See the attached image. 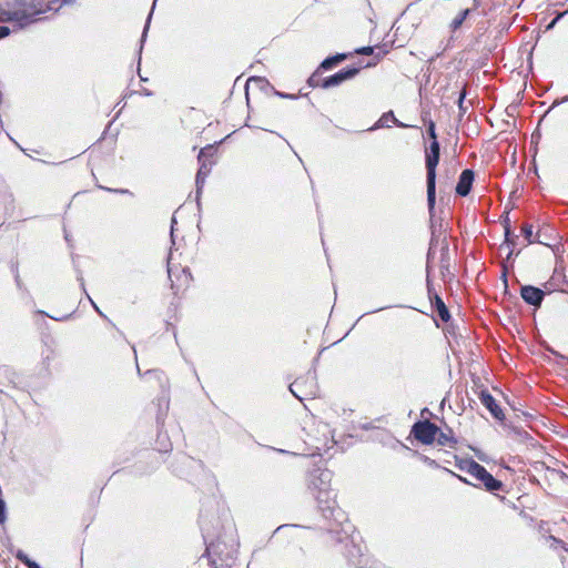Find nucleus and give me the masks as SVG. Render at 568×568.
Returning <instances> with one entry per match:
<instances>
[{"mask_svg":"<svg viewBox=\"0 0 568 568\" xmlns=\"http://www.w3.org/2000/svg\"><path fill=\"white\" fill-rule=\"evenodd\" d=\"M521 233L525 236V239H526L528 244H531V243H535V242H540L539 240H537L534 236L532 225H530V224H524L523 227H521Z\"/></svg>","mask_w":568,"mask_h":568,"instance_id":"a211bd4d","label":"nucleus"},{"mask_svg":"<svg viewBox=\"0 0 568 568\" xmlns=\"http://www.w3.org/2000/svg\"><path fill=\"white\" fill-rule=\"evenodd\" d=\"M16 281L19 283V274L16 275Z\"/></svg>","mask_w":568,"mask_h":568,"instance_id":"c9c22d12","label":"nucleus"},{"mask_svg":"<svg viewBox=\"0 0 568 568\" xmlns=\"http://www.w3.org/2000/svg\"><path fill=\"white\" fill-rule=\"evenodd\" d=\"M92 304H93L94 310H95V311H97L101 316H104V315L102 314V312L98 308V306H97L94 303H92Z\"/></svg>","mask_w":568,"mask_h":568,"instance_id":"c756f323","label":"nucleus"},{"mask_svg":"<svg viewBox=\"0 0 568 568\" xmlns=\"http://www.w3.org/2000/svg\"><path fill=\"white\" fill-rule=\"evenodd\" d=\"M465 98H466V90L464 89L458 98V109L460 111V114H464L467 111V105L465 104Z\"/></svg>","mask_w":568,"mask_h":568,"instance_id":"6ab92c4d","label":"nucleus"},{"mask_svg":"<svg viewBox=\"0 0 568 568\" xmlns=\"http://www.w3.org/2000/svg\"><path fill=\"white\" fill-rule=\"evenodd\" d=\"M297 386H298V382H297V381H295L294 383H292V384H291V386H290L291 392H292L295 396H297V395L295 394L294 388H295V387H297Z\"/></svg>","mask_w":568,"mask_h":568,"instance_id":"a878e982","label":"nucleus"},{"mask_svg":"<svg viewBox=\"0 0 568 568\" xmlns=\"http://www.w3.org/2000/svg\"><path fill=\"white\" fill-rule=\"evenodd\" d=\"M568 101V95L562 98L561 102H567Z\"/></svg>","mask_w":568,"mask_h":568,"instance_id":"f704fd0d","label":"nucleus"},{"mask_svg":"<svg viewBox=\"0 0 568 568\" xmlns=\"http://www.w3.org/2000/svg\"><path fill=\"white\" fill-rule=\"evenodd\" d=\"M16 558L21 561L23 565H26L27 567L33 561L32 559L29 558V556L27 554H24L22 550H19L16 555Z\"/></svg>","mask_w":568,"mask_h":568,"instance_id":"aec40b11","label":"nucleus"},{"mask_svg":"<svg viewBox=\"0 0 568 568\" xmlns=\"http://www.w3.org/2000/svg\"><path fill=\"white\" fill-rule=\"evenodd\" d=\"M475 174L473 170H464L456 185V193L460 196H467L471 190Z\"/></svg>","mask_w":568,"mask_h":568,"instance_id":"1a4fd4ad","label":"nucleus"},{"mask_svg":"<svg viewBox=\"0 0 568 568\" xmlns=\"http://www.w3.org/2000/svg\"><path fill=\"white\" fill-rule=\"evenodd\" d=\"M479 398L481 404L490 412V414L496 419H504L505 415L503 413V409L497 405L495 398L490 393H488L487 390H481Z\"/></svg>","mask_w":568,"mask_h":568,"instance_id":"9d476101","label":"nucleus"},{"mask_svg":"<svg viewBox=\"0 0 568 568\" xmlns=\"http://www.w3.org/2000/svg\"><path fill=\"white\" fill-rule=\"evenodd\" d=\"M108 191L116 192V193H129L128 190H123V189H116V190L108 189Z\"/></svg>","mask_w":568,"mask_h":568,"instance_id":"bb28decb","label":"nucleus"},{"mask_svg":"<svg viewBox=\"0 0 568 568\" xmlns=\"http://www.w3.org/2000/svg\"><path fill=\"white\" fill-rule=\"evenodd\" d=\"M459 469L480 481L488 491H497L503 488L500 480L496 479L484 466L473 459L462 462Z\"/></svg>","mask_w":568,"mask_h":568,"instance_id":"7ed1b4c3","label":"nucleus"},{"mask_svg":"<svg viewBox=\"0 0 568 568\" xmlns=\"http://www.w3.org/2000/svg\"><path fill=\"white\" fill-rule=\"evenodd\" d=\"M313 494L317 500L318 509L322 511L323 516L326 518L333 516L336 505L335 495L333 494V491L329 489Z\"/></svg>","mask_w":568,"mask_h":568,"instance_id":"0eeeda50","label":"nucleus"},{"mask_svg":"<svg viewBox=\"0 0 568 568\" xmlns=\"http://www.w3.org/2000/svg\"><path fill=\"white\" fill-rule=\"evenodd\" d=\"M560 17L561 16H558L554 21H551V23L548 26V28H551Z\"/></svg>","mask_w":568,"mask_h":568,"instance_id":"7c9ffc66","label":"nucleus"},{"mask_svg":"<svg viewBox=\"0 0 568 568\" xmlns=\"http://www.w3.org/2000/svg\"><path fill=\"white\" fill-rule=\"evenodd\" d=\"M551 539H552L555 542H557V544H560V545L562 544V541H561V540L556 539L555 537H551Z\"/></svg>","mask_w":568,"mask_h":568,"instance_id":"473e14b6","label":"nucleus"},{"mask_svg":"<svg viewBox=\"0 0 568 568\" xmlns=\"http://www.w3.org/2000/svg\"><path fill=\"white\" fill-rule=\"evenodd\" d=\"M75 0H51L43 4L39 0H12L0 3V22L14 21L26 27L38 21V16L48 10H58L63 4H72Z\"/></svg>","mask_w":568,"mask_h":568,"instance_id":"f257e3e1","label":"nucleus"},{"mask_svg":"<svg viewBox=\"0 0 568 568\" xmlns=\"http://www.w3.org/2000/svg\"><path fill=\"white\" fill-rule=\"evenodd\" d=\"M440 146L438 141H432L425 152V165L427 171V204L432 212L436 200V166L439 162Z\"/></svg>","mask_w":568,"mask_h":568,"instance_id":"f03ea898","label":"nucleus"},{"mask_svg":"<svg viewBox=\"0 0 568 568\" xmlns=\"http://www.w3.org/2000/svg\"><path fill=\"white\" fill-rule=\"evenodd\" d=\"M439 432V428L430 423L429 420L418 422L413 426L412 433L414 437L426 445L433 444L436 439V436Z\"/></svg>","mask_w":568,"mask_h":568,"instance_id":"39448f33","label":"nucleus"},{"mask_svg":"<svg viewBox=\"0 0 568 568\" xmlns=\"http://www.w3.org/2000/svg\"><path fill=\"white\" fill-rule=\"evenodd\" d=\"M427 133L433 141H437L435 123L433 121H430L428 124Z\"/></svg>","mask_w":568,"mask_h":568,"instance_id":"4be33fe9","label":"nucleus"},{"mask_svg":"<svg viewBox=\"0 0 568 568\" xmlns=\"http://www.w3.org/2000/svg\"><path fill=\"white\" fill-rule=\"evenodd\" d=\"M520 295L527 304L532 306H540L545 296V292L538 287L525 285L520 288Z\"/></svg>","mask_w":568,"mask_h":568,"instance_id":"6e6552de","label":"nucleus"},{"mask_svg":"<svg viewBox=\"0 0 568 568\" xmlns=\"http://www.w3.org/2000/svg\"><path fill=\"white\" fill-rule=\"evenodd\" d=\"M175 223H176V221H175V219L173 217V219H172V225H173V224H175Z\"/></svg>","mask_w":568,"mask_h":568,"instance_id":"e433bc0d","label":"nucleus"},{"mask_svg":"<svg viewBox=\"0 0 568 568\" xmlns=\"http://www.w3.org/2000/svg\"><path fill=\"white\" fill-rule=\"evenodd\" d=\"M355 52L357 54L369 55V54H373L374 48L373 47H362V48L356 49Z\"/></svg>","mask_w":568,"mask_h":568,"instance_id":"412c9836","label":"nucleus"},{"mask_svg":"<svg viewBox=\"0 0 568 568\" xmlns=\"http://www.w3.org/2000/svg\"><path fill=\"white\" fill-rule=\"evenodd\" d=\"M458 478H459L460 480H463L464 483L468 484V480H467V479H465V478H463V477H460V476H459Z\"/></svg>","mask_w":568,"mask_h":568,"instance_id":"72a5a7b5","label":"nucleus"},{"mask_svg":"<svg viewBox=\"0 0 568 568\" xmlns=\"http://www.w3.org/2000/svg\"><path fill=\"white\" fill-rule=\"evenodd\" d=\"M6 519V503L3 499H0V524H3Z\"/></svg>","mask_w":568,"mask_h":568,"instance_id":"5701e85b","label":"nucleus"},{"mask_svg":"<svg viewBox=\"0 0 568 568\" xmlns=\"http://www.w3.org/2000/svg\"><path fill=\"white\" fill-rule=\"evenodd\" d=\"M332 473L327 469H317L311 475L310 488L313 493L331 489Z\"/></svg>","mask_w":568,"mask_h":568,"instance_id":"423d86ee","label":"nucleus"},{"mask_svg":"<svg viewBox=\"0 0 568 568\" xmlns=\"http://www.w3.org/2000/svg\"><path fill=\"white\" fill-rule=\"evenodd\" d=\"M518 236H511V231H510V226L509 224L507 223L505 225V242L504 244L500 246V248H507L508 250V254H507V258L509 260L514 253V248L516 246V240H517Z\"/></svg>","mask_w":568,"mask_h":568,"instance_id":"f8f14e48","label":"nucleus"},{"mask_svg":"<svg viewBox=\"0 0 568 568\" xmlns=\"http://www.w3.org/2000/svg\"><path fill=\"white\" fill-rule=\"evenodd\" d=\"M28 568H41L34 560L28 566Z\"/></svg>","mask_w":568,"mask_h":568,"instance_id":"cd10ccee","label":"nucleus"},{"mask_svg":"<svg viewBox=\"0 0 568 568\" xmlns=\"http://www.w3.org/2000/svg\"><path fill=\"white\" fill-rule=\"evenodd\" d=\"M359 68H347L338 71L337 73L327 77L325 79H321L317 74H313L308 79V84L313 88L321 87L324 89H328L332 87H337L342 84L344 81L353 79L356 74H358Z\"/></svg>","mask_w":568,"mask_h":568,"instance_id":"20e7f679","label":"nucleus"},{"mask_svg":"<svg viewBox=\"0 0 568 568\" xmlns=\"http://www.w3.org/2000/svg\"><path fill=\"white\" fill-rule=\"evenodd\" d=\"M471 9L470 8H466V9H463L452 21L450 23V29L453 31H456L457 29H459L464 21L466 20V18L468 17V14L470 13Z\"/></svg>","mask_w":568,"mask_h":568,"instance_id":"4468645a","label":"nucleus"},{"mask_svg":"<svg viewBox=\"0 0 568 568\" xmlns=\"http://www.w3.org/2000/svg\"><path fill=\"white\" fill-rule=\"evenodd\" d=\"M203 155H204V150H201L200 152V155H199V161L201 162V166L197 171V174H196V187H197V192H200V190L202 189L203 184H204V181H205V178L207 176V174L210 173L211 171V164H206L202 159H203Z\"/></svg>","mask_w":568,"mask_h":568,"instance_id":"9b49d317","label":"nucleus"},{"mask_svg":"<svg viewBox=\"0 0 568 568\" xmlns=\"http://www.w3.org/2000/svg\"><path fill=\"white\" fill-rule=\"evenodd\" d=\"M435 305L438 312V316L442 318V321L447 322L450 317L448 308L437 294H435Z\"/></svg>","mask_w":568,"mask_h":568,"instance_id":"2eb2a0df","label":"nucleus"},{"mask_svg":"<svg viewBox=\"0 0 568 568\" xmlns=\"http://www.w3.org/2000/svg\"><path fill=\"white\" fill-rule=\"evenodd\" d=\"M150 19H151V13L149 14V18H148L146 24H145V27H144V30H143V33H142V38H141V42H143V41L145 40L146 32H148V29H149V22H150Z\"/></svg>","mask_w":568,"mask_h":568,"instance_id":"393cba45","label":"nucleus"},{"mask_svg":"<svg viewBox=\"0 0 568 568\" xmlns=\"http://www.w3.org/2000/svg\"><path fill=\"white\" fill-rule=\"evenodd\" d=\"M437 443L440 446H449L453 447L456 444V440L453 438V436L447 433H444L439 429L437 436H436Z\"/></svg>","mask_w":568,"mask_h":568,"instance_id":"dca6fc26","label":"nucleus"},{"mask_svg":"<svg viewBox=\"0 0 568 568\" xmlns=\"http://www.w3.org/2000/svg\"><path fill=\"white\" fill-rule=\"evenodd\" d=\"M427 287H428V293L430 295L432 294V290H430V281H429V278H427Z\"/></svg>","mask_w":568,"mask_h":568,"instance_id":"2f4dec72","label":"nucleus"},{"mask_svg":"<svg viewBox=\"0 0 568 568\" xmlns=\"http://www.w3.org/2000/svg\"><path fill=\"white\" fill-rule=\"evenodd\" d=\"M389 120L393 121L394 123H396L399 126H405L403 123H398L397 122V119L394 116V113L392 111L383 114V116L378 120L377 125L378 126H389L388 125V121Z\"/></svg>","mask_w":568,"mask_h":568,"instance_id":"f3484780","label":"nucleus"},{"mask_svg":"<svg viewBox=\"0 0 568 568\" xmlns=\"http://www.w3.org/2000/svg\"><path fill=\"white\" fill-rule=\"evenodd\" d=\"M347 58V54L345 53H337L336 55L326 58L322 63L321 67L324 70H328L336 65L338 62H342Z\"/></svg>","mask_w":568,"mask_h":568,"instance_id":"ddd939ff","label":"nucleus"},{"mask_svg":"<svg viewBox=\"0 0 568 568\" xmlns=\"http://www.w3.org/2000/svg\"><path fill=\"white\" fill-rule=\"evenodd\" d=\"M10 34V29L7 26H0V39Z\"/></svg>","mask_w":568,"mask_h":568,"instance_id":"b1692460","label":"nucleus"},{"mask_svg":"<svg viewBox=\"0 0 568 568\" xmlns=\"http://www.w3.org/2000/svg\"><path fill=\"white\" fill-rule=\"evenodd\" d=\"M286 527H290L288 525H283V526H280L277 527V530H281L283 528H286ZM291 527H297L296 525H292Z\"/></svg>","mask_w":568,"mask_h":568,"instance_id":"c85d7f7f","label":"nucleus"}]
</instances>
